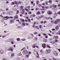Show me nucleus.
Segmentation results:
<instances>
[{"mask_svg": "<svg viewBox=\"0 0 60 60\" xmlns=\"http://www.w3.org/2000/svg\"><path fill=\"white\" fill-rule=\"evenodd\" d=\"M51 52V50L50 49H48L45 52V53L46 54H48L49 53H50Z\"/></svg>", "mask_w": 60, "mask_h": 60, "instance_id": "nucleus-1", "label": "nucleus"}, {"mask_svg": "<svg viewBox=\"0 0 60 60\" xmlns=\"http://www.w3.org/2000/svg\"><path fill=\"white\" fill-rule=\"evenodd\" d=\"M9 16H4L3 17V19H4V20H7V19H9Z\"/></svg>", "mask_w": 60, "mask_h": 60, "instance_id": "nucleus-2", "label": "nucleus"}, {"mask_svg": "<svg viewBox=\"0 0 60 60\" xmlns=\"http://www.w3.org/2000/svg\"><path fill=\"white\" fill-rule=\"evenodd\" d=\"M28 52L27 50H25L22 51V53L24 54H28Z\"/></svg>", "mask_w": 60, "mask_h": 60, "instance_id": "nucleus-3", "label": "nucleus"}, {"mask_svg": "<svg viewBox=\"0 0 60 60\" xmlns=\"http://www.w3.org/2000/svg\"><path fill=\"white\" fill-rule=\"evenodd\" d=\"M58 52L57 51H54L53 52V53L54 54V55H55V56H56L58 55Z\"/></svg>", "mask_w": 60, "mask_h": 60, "instance_id": "nucleus-4", "label": "nucleus"}, {"mask_svg": "<svg viewBox=\"0 0 60 60\" xmlns=\"http://www.w3.org/2000/svg\"><path fill=\"white\" fill-rule=\"evenodd\" d=\"M12 47H10L9 48V49H8V50L9 51H10V50H11V51H12L13 50V49H12Z\"/></svg>", "mask_w": 60, "mask_h": 60, "instance_id": "nucleus-5", "label": "nucleus"}, {"mask_svg": "<svg viewBox=\"0 0 60 60\" xmlns=\"http://www.w3.org/2000/svg\"><path fill=\"white\" fill-rule=\"evenodd\" d=\"M47 13L48 14H49V15H51V14H52V12L50 11H48L47 12Z\"/></svg>", "mask_w": 60, "mask_h": 60, "instance_id": "nucleus-6", "label": "nucleus"}, {"mask_svg": "<svg viewBox=\"0 0 60 60\" xmlns=\"http://www.w3.org/2000/svg\"><path fill=\"white\" fill-rule=\"evenodd\" d=\"M42 47L43 48H44L46 47V44H43L42 45Z\"/></svg>", "mask_w": 60, "mask_h": 60, "instance_id": "nucleus-7", "label": "nucleus"}, {"mask_svg": "<svg viewBox=\"0 0 60 60\" xmlns=\"http://www.w3.org/2000/svg\"><path fill=\"white\" fill-rule=\"evenodd\" d=\"M45 19H50V17H45Z\"/></svg>", "mask_w": 60, "mask_h": 60, "instance_id": "nucleus-8", "label": "nucleus"}, {"mask_svg": "<svg viewBox=\"0 0 60 60\" xmlns=\"http://www.w3.org/2000/svg\"><path fill=\"white\" fill-rule=\"evenodd\" d=\"M25 23H22V26H25Z\"/></svg>", "mask_w": 60, "mask_h": 60, "instance_id": "nucleus-9", "label": "nucleus"}, {"mask_svg": "<svg viewBox=\"0 0 60 60\" xmlns=\"http://www.w3.org/2000/svg\"><path fill=\"white\" fill-rule=\"evenodd\" d=\"M52 7L53 8H56L57 7V6L56 5L53 4L52 6Z\"/></svg>", "mask_w": 60, "mask_h": 60, "instance_id": "nucleus-10", "label": "nucleus"}, {"mask_svg": "<svg viewBox=\"0 0 60 60\" xmlns=\"http://www.w3.org/2000/svg\"><path fill=\"white\" fill-rule=\"evenodd\" d=\"M32 48H35V47H36V45H35V44H34L33 45V46H32Z\"/></svg>", "mask_w": 60, "mask_h": 60, "instance_id": "nucleus-11", "label": "nucleus"}, {"mask_svg": "<svg viewBox=\"0 0 60 60\" xmlns=\"http://www.w3.org/2000/svg\"><path fill=\"white\" fill-rule=\"evenodd\" d=\"M11 40H12V39H8V41H7L8 42H10V41H11Z\"/></svg>", "mask_w": 60, "mask_h": 60, "instance_id": "nucleus-12", "label": "nucleus"}, {"mask_svg": "<svg viewBox=\"0 0 60 60\" xmlns=\"http://www.w3.org/2000/svg\"><path fill=\"white\" fill-rule=\"evenodd\" d=\"M11 55L12 56H14V53H11Z\"/></svg>", "mask_w": 60, "mask_h": 60, "instance_id": "nucleus-13", "label": "nucleus"}, {"mask_svg": "<svg viewBox=\"0 0 60 60\" xmlns=\"http://www.w3.org/2000/svg\"><path fill=\"white\" fill-rule=\"evenodd\" d=\"M55 28H56V30H58V29H59V28H58V26H56L55 27Z\"/></svg>", "mask_w": 60, "mask_h": 60, "instance_id": "nucleus-14", "label": "nucleus"}, {"mask_svg": "<svg viewBox=\"0 0 60 60\" xmlns=\"http://www.w3.org/2000/svg\"><path fill=\"white\" fill-rule=\"evenodd\" d=\"M35 28H37V29H38V30L39 29V27L38 26H35Z\"/></svg>", "mask_w": 60, "mask_h": 60, "instance_id": "nucleus-15", "label": "nucleus"}, {"mask_svg": "<svg viewBox=\"0 0 60 60\" xmlns=\"http://www.w3.org/2000/svg\"><path fill=\"white\" fill-rule=\"evenodd\" d=\"M46 47L48 48H50V46L48 45H46Z\"/></svg>", "mask_w": 60, "mask_h": 60, "instance_id": "nucleus-16", "label": "nucleus"}, {"mask_svg": "<svg viewBox=\"0 0 60 60\" xmlns=\"http://www.w3.org/2000/svg\"><path fill=\"white\" fill-rule=\"evenodd\" d=\"M36 3L37 4H38L39 3V1L38 0H37L36 1Z\"/></svg>", "mask_w": 60, "mask_h": 60, "instance_id": "nucleus-17", "label": "nucleus"}, {"mask_svg": "<svg viewBox=\"0 0 60 60\" xmlns=\"http://www.w3.org/2000/svg\"><path fill=\"white\" fill-rule=\"evenodd\" d=\"M3 51H0V54H3Z\"/></svg>", "mask_w": 60, "mask_h": 60, "instance_id": "nucleus-18", "label": "nucleus"}, {"mask_svg": "<svg viewBox=\"0 0 60 60\" xmlns=\"http://www.w3.org/2000/svg\"><path fill=\"white\" fill-rule=\"evenodd\" d=\"M15 18L16 19H18V18H19V17H18V15H17L15 16Z\"/></svg>", "mask_w": 60, "mask_h": 60, "instance_id": "nucleus-19", "label": "nucleus"}, {"mask_svg": "<svg viewBox=\"0 0 60 60\" xmlns=\"http://www.w3.org/2000/svg\"><path fill=\"white\" fill-rule=\"evenodd\" d=\"M25 25L26 26H29V24L28 23H25Z\"/></svg>", "mask_w": 60, "mask_h": 60, "instance_id": "nucleus-20", "label": "nucleus"}, {"mask_svg": "<svg viewBox=\"0 0 60 60\" xmlns=\"http://www.w3.org/2000/svg\"><path fill=\"white\" fill-rule=\"evenodd\" d=\"M44 42H46L47 41V40L44 39Z\"/></svg>", "mask_w": 60, "mask_h": 60, "instance_id": "nucleus-21", "label": "nucleus"}, {"mask_svg": "<svg viewBox=\"0 0 60 60\" xmlns=\"http://www.w3.org/2000/svg\"><path fill=\"white\" fill-rule=\"evenodd\" d=\"M24 7V6H21V7H20V9H22Z\"/></svg>", "mask_w": 60, "mask_h": 60, "instance_id": "nucleus-22", "label": "nucleus"}, {"mask_svg": "<svg viewBox=\"0 0 60 60\" xmlns=\"http://www.w3.org/2000/svg\"><path fill=\"white\" fill-rule=\"evenodd\" d=\"M38 5H39V7H41V6H42L40 4H38Z\"/></svg>", "mask_w": 60, "mask_h": 60, "instance_id": "nucleus-23", "label": "nucleus"}, {"mask_svg": "<svg viewBox=\"0 0 60 60\" xmlns=\"http://www.w3.org/2000/svg\"><path fill=\"white\" fill-rule=\"evenodd\" d=\"M51 43H52V44H54L55 43V42L54 41H52L51 42Z\"/></svg>", "mask_w": 60, "mask_h": 60, "instance_id": "nucleus-24", "label": "nucleus"}, {"mask_svg": "<svg viewBox=\"0 0 60 60\" xmlns=\"http://www.w3.org/2000/svg\"><path fill=\"white\" fill-rule=\"evenodd\" d=\"M40 52H41V53H43V51L42 50H41L40 51Z\"/></svg>", "mask_w": 60, "mask_h": 60, "instance_id": "nucleus-25", "label": "nucleus"}, {"mask_svg": "<svg viewBox=\"0 0 60 60\" xmlns=\"http://www.w3.org/2000/svg\"><path fill=\"white\" fill-rule=\"evenodd\" d=\"M44 36H47V34L45 33H43V34Z\"/></svg>", "mask_w": 60, "mask_h": 60, "instance_id": "nucleus-26", "label": "nucleus"}, {"mask_svg": "<svg viewBox=\"0 0 60 60\" xmlns=\"http://www.w3.org/2000/svg\"><path fill=\"white\" fill-rule=\"evenodd\" d=\"M26 39H22L21 40V41H26Z\"/></svg>", "mask_w": 60, "mask_h": 60, "instance_id": "nucleus-27", "label": "nucleus"}, {"mask_svg": "<svg viewBox=\"0 0 60 60\" xmlns=\"http://www.w3.org/2000/svg\"><path fill=\"white\" fill-rule=\"evenodd\" d=\"M57 14L56 13H55L54 14V15H55L56 16H57Z\"/></svg>", "mask_w": 60, "mask_h": 60, "instance_id": "nucleus-28", "label": "nucleus"}, {"mask_svg": "<svg viewBox=\"0 0 60 60\" xmlns=\"http://www.w3.org/2000/svg\"><path fill=\"white\" fill-rule=\"evenodd\" d=\"M6 11H8L9 10V8H6Z\"/></svg>", "mask_w": 60, "mask_h": 60, "instance_id": "nucleus-29", "label": "nucleus"}, {"mask_svg": "<svg viewBox=\"0 0 60 60\" xmlns=\"http://www.w3.org/2000/svg\"><path fill=\"white\" fill-rule=\"evenodd\" d=\"M25 13V12L23 11L22 12H21V13L22 14H24V13Z\"/></svg>", "mask_w": 60, "mask_h": 60, "instance_id": "nucleus-30", "label": "nucleus"}, {"mask_svg": "<svg viewBox=\"0 0 60 60\" xmlns=\"http://www.w3.org/2000/svg\"><path fill=\"white\" fill-rule=\"evenodd\" d=\"M55 38H56L57 39H58V37L57 36H55Z\"/></svg>", "mask_w": 60, "mask_h": 60, "instance_id": "nucleus-31", "label": "nucleus"}, {"mask_svg": "<svg viewBox=\"0 0 60 60\" xmlns=\"http://www.w3.org/2000/svg\"><path fill=\"white\" fill-rule=\"evenodd\" d=\"M17 14H18V13H19V11H18V10H17Z\"/></svg>", "mask_w": 60, "mask_h": 60, "instance_id": "nucleus-32", "label": "nucleus"}, {"mask_svg": "<svg viewBox=\"0 0 60 60\" xmlns=\"http://www.w3.org/2000/svg\"><path fill=\"white\" fill-rule=\"evenodd\" d=\"M49 3L51 4V3H52V1L51 0H49Z\"/></svg>", "mask_w": 60, "mask_h": 60, "instance_id": "nucleus-33", "label": "nucleus"}, {"mask_svg": "<svg viewBox=\"0 0 60 60\" xmlns=\"http://www.w3.org/2000/svg\"><path fill=\"white\" fill-rule=\"evenodd\" d=\"M21 52L20 53H19L18 54L19 56H21Z\"/></svg>", "mask_w": 60, "mask_h": 60, "instance_id": "nucleus-34", "label": "nucleus"}, {"mask_svg": "<svg viewBox=\"0 0 60 60\" xmlns=\"http://www.w3.org/2000/svg\"><path fill=\"white\" fill-rule=\"evenodd\" d=\"M34 39H35V41H37V40H38L37 38H35Z\"/></svg>", "mask_w": 60, "mask_h": 60, "instance_id": "nucleus-35", "label": "nucleus"}, {"mask_svg": "<svg viewBox=\"0 0 60 60\" xmlns=\"http://www.w3.org/2000/svg\"><path fill=\"white\" fill-rule=\"evenodd\" d=\"M40 13L39 12H37V15H38V14H39Z\"/></svg>", "mask_w": 60, "mask_h": 60, "instance_id": "nucleus-36", "label": "nucleus"}, {"mask_svg": "<svg viewBox=\"0 0 60 60\" xmlns=\"http://www.w3.org/2000/svg\"><path fill=\"white\" fill-rule=\"evenodd\" d=\"M57 14H59V15H60V11H59L58 13H57Z\"/></svg>", "mask_w": 60, "mask_h": 60, "instance_id": "nucleus-37", "label": "nucleus"}, {"mask_svg": "<svg viewBox=\"0 0 60 60\" xmlns=\"http://www.w3.org/2000/svg\"><path fill=\"white\" fill-rule=\"evenodd\" d=\"M18 27L19 28V29L21 28H22V27L20 26H18Z\"/></svg>", "mask_w": 60, "mask_h": 60, "instance_id": "nucleus-38", "label": "nucleus"}, {"mask_svg": "<svg viewBox=\"0 0 60 60\" xmlns=\"http://www.w3.org/2000/svg\"><path fill=\"white\" fill-rule=\"evenodd\" d=\"M10 22H11V23H12V22H13V20H10Z\"/></svg>", "mask_w": 60, "mask_h": 60, "instance_id": "nucleus-39", "label": "nucleus"}, {"mask_svg": "<svg viewBox=\"0 0 60 60\" xmlns=\"http://www.w3.org/2000/svg\"><path fill=\"white\" fill-rule=\"evenodd\" d=\"M41 18H43V17H44V15H42L41 16Z\"/></svg>", "mask_w": 60, "mask_h": 60, "instance_id": "nucleus-40", "label": "nucleus"}, {"mask_svg": "<svg viewBox=\"0 0 60 60\" xmlns=\"http://www.w3.org/2000/svg\"><path fill=\"white\" fill-rule=\"evenodd\" d=\"M29 55H31V52L30 51H29Z\"/></svg>", "mask_w": 60, "mask_h": 60, "instance_id": "nucleus-41", "label": "nucleus"}, {"mask_svg": "<svg viewBox=\"0 0 60 60\" xmlns=\"http://www.w3.org/2000/svg\"><path fill=\"white\" fill-rule=\"evenodd\" d=\"M26 49V48H23L21 50V51H22V50H23L24 49Z\"/></svg>", "mask_w": 60, "mask_h": 60, "instance_id": "nucleus-42", "label": "nucleus"}, {"mask_svg": "<svg viewBox=\"0 0 60 60\" xmlns=\"http://www.w3.org/2000/svg\"><path fill=\"white\" fill-rule=\"evenodd\" d=\"M25 10L27 11H28V10L26 8L25 9Z\"/></svg>", "mask_w": 60, "mask_h": 60, "instance_id": "nucleus-43", "label": "nucleus"}, {"mask_svg": "<svg viewBox=\"0 0 60 60\" xmlns=\"http://www.w3.org/2000/svg\"><path fill=\"white\" fill-rule=\"evenodd\" d=\"M38 18H39V19H40L41 18V16H39L38 17Z\"/></svg>", "mask_w": 60, "mask_h": 60, "instance_id": "nucleus-44", "label": "nucleus"}, {"mask_svg": "<svg viewBox=\"0 0 60 60\" xmlns=\"http://www.w3.org/2000/svg\"><path fill=\"white\" fill-rule=\"evenodd\" d=\"M28 21H29V22H30L31 21V20L30 19H28Z\"/></svg>", "mask_w": 60, "mask_h": 60, "instance_id": "nucleus-45", "label": "nucleus"}, {"mask_svg": "<svg viewBox=\"0 0 60 60\" xmlns=\"http://www.w3.org/2000/svg\"><path fill=\"white\" fill-rule=\"evenodd\" d=\"M42 4V5H45V4L44 3H43Z\"/></svg>", "mask_w": 60, "mask_h": 60, "instance_id": "nucleus-46", "label": "nucleus"}, {"mask_svg": "<svg viewBox=\"0 0 60 60\" xmlns=\"http://www.w3.org/2000/svg\"><path fill=\"white\" fill-rule=\"evenodd\" d=\"M36 19H38V20H39V17H36Z\"/></svg>", "mask_w": 60, "mask_h": 60, "instance_id": "nucleus-47", "label": "nucleus"}, {"mask_svg": "<svg viewBox=\"0 0 60 60\" xmlns=\"http://www.w3.org/2000/svg\"><path fill=\"white\" fill-rule=\"evenodd\" d=\"M45 38H48V35L46 36L45 37Z\"/></svg>", "mask_w": 60, "mask_h": 60, "instance_id": "nucleus-48", "label": "nucleus"}, {"mask_svg": "<svg viewBox=\"0 0 60 60\" xmlns=\"http://www.w3.org/2000/svg\"><path fill=\"white\" fill-rule=\"evenodd\" d=\"M32 16H33V17H35V15H34V14L32 15Z\"/></svg>", "mask_w": 60, "mask_h": 60, "instance_id": "nucleus-49", "label": "nucleus"}, {"mask_svg": "<svg viewBox=\"0 0 60 60\" xmlns=\"http://www.w3.org/2000/svg\"><path fill=\"white\" fill-rule=\"evenodd\" d=\"M17 41H19V38H18L17 39Z\"/></svg>", "mask_w": 60, "mask_h": 60, "instance_id": "nucleus-50", "label": "nucleus"}, {"mask_svg": "<svg viewBox=\"0 0 60 60\" xmlns=\"http://www.w3.org/2000/svg\"><path fill=\"white\" fill-rule=\"evenodd\" d=\"M48 34V35H49V36H52V35H51V34L49 33Z\"/></svg>", "mask_w": 60, "mask_h": 60, "instance_id": "nucleus-51", "label": "nucleus"}, {"mask_svg": "<svg viewBox=\"0 0 60 60\" xmlns=\"http://www.w3.org/2000/svg\"><path fill=\"white\" fill-rule=\"evenodd\" d=\"M58 34H59V35H60V31H58Z\"/></svg>", "mask_w": 60, "mask_h": 60, "instance_id": "nucleus-52", "label": "nucleus"}, {"mask_svg": "<svg viewBox=\"0 0 60 60\" xmlns=\"http://www.w3.org/2000/svg\"><path fill=\"white\" fill-rule=\"evenodd\" d=\"M48 2H47V1H46V2H45V3L46 4H48Z\"/></svg>", "mask_w": 60, "mask_h": 60, "instance_id": "nucleus-53", "label": "nucleus"}, {"mask_svg": "<svg viewBox=\"0 0 60 60\" xmlns=\"http://www.w3.org/2000/svg\"><path fill=\"white\" fill-rule=\"evenodd\" d=\"M30 6H28L27 7V8H28V9H29V8H30Z\"/></svg>", "mask_w": 60, "mask_h": 60, "instance_id": "nucleus-54", "label": "nucleus"}, {"mask_svg": "<svg viewBox=\"0 0 60 60\" xmlns=\"http://www.w3.org/2000/svg\"><path fill=\"white\" fill-rule=\"evenodd\" d=\"M37 32H34V34H37Z\"/></svg>", "mask_w": 60, "mask_h": 60, "instance_id": "nucleus-55", "label": "nucleus"}, {"mask_svg": "<svg viewBox=\"0 0 60 60\" xmlns=\"http://www.w3.org/2000/svg\"><path fill=\"white\" fill-rule=\"evenodd\" d=\"M22 22H24L25 21V20L24 19H22Z\"/></svg>", "mask_w": 60, "mask_h": 60, "instance_id": "nucleus-56", "label": "nucleus"}, {"mask_svg": "<svg viewBox=\"0 0 60 60\" xmlns=\"http://www.w3.org/2000/svg\"><path fill=\"white\" fill-rule=\"evenodd\" d=\"M52 59H53V60H57L54 58H53Z\"/></svg>", "mask_w": 60, "mask_h": 60, "instance_id": "nucleus-57", "label": "nucleus"}, {"mask_svg": "<svg viewBox=\"0 0 60 60\" xmlns=\"http://www.w3.org/2000/svg\"><path fill=\"white\" fill-rule=\"evenodd\" d=\"M45 8H46V9H48V8H49V7H45Z\"/></svg>", "mask_w": 60, "mask_h": 60, "instance_id": "nucleus-58", "label": "nucleus"}, {"mask_svg": "<svg viewBox=\"0 0 60 60\" xmlns=\"http://www.w3.org/2000/svg\"><path fill=\"white\" fill-rule=\"evenodd\" d=\"M26 56H27V57H29V55H26Z\"/></svg>", "mask_w": 60, "mask_h": 60, "instance_id": "nucleus-59", "label": "nucleus"}, {"mask_svg": "<svg viewBox=\"0 0 60 60\" xmlns=\"http://www.w3.org/2000/svg\"><path fill=\"white\" fill-rule=\"evenodd\" d=\"M9 18H10V19H12L13 18V17L12 16H11L10 17H9Z\"/></svg>", "mask_w": 60, "mask_h": 60, "instance_id": "nucleus-60", "label": "nucleus"}, {"mask_svg": "<svg viewBox=\"0 0 60 60\" xmlns=\"http://www.w3.org/2000/svg\"><path fill=\"white\" fill-rule=\"evenodd\" d=\"M15 4H17V1H15Z\"/></svg>", "mask_w": 60, "mask_h": 60, "instance_id": "nucleus-61", "label": "nucleus"}, {"mask_svg": "<svg viewBox=\"0 0 60 60\" xmlns=\"http://www.w3.org/2000/svg\"><path fill=\"white\" fill-rule=\"evenodd\" d=\"M5 37V36H4V35H3L2 36L3 38H4Z\"/></svg>", "mask_w": 60, "mask_h": 60, "instance_id": "nucleus-62", "label": "nucleus"}, {"mask_svg": "<svg viewBox=\"0 0 60 60\" xmlns=\"http://www.w3.org/2000/svg\"><path fill=\"white\" fill-rule=\"evenodd\" d=\"M22 11H25V9H22Z\"/></svg>", "mask_w": 60, "mask_h": 60, "instance_id": "nucleus-63", "label": "nucleus"}, {"mask_svg": "<svg viewBox=\"0 0 60 60\" xmlns=\"http://www.w3.org/2000/svg\"><path fill=\"white\" fill-rule=\"evenodd\" d=\"M2 60H7L3 58Z\"/></svg>", "mask_w": 60, "mask_h": 60, "instance_id": "nucleus-64", "label": "nucleus"}]
</instances>
